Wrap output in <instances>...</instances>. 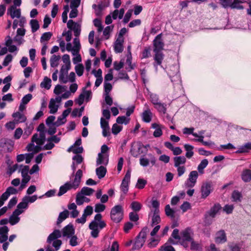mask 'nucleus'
<instances>
[{"label":"nucleus","mask_w":251,"mask_h":251,"mask_svg":"<svg viewBox=\"0 0 251 251\" xmlns=\"http://www.w3.org/2000/svg\"><path fill=\"white\" fill-rule=\"evenodd\" d=\"M82 175V170L80 169L78 170L75 174V177L73 180L66 182L64 185L60 187L57 196L59 197L61 196L68 190L71 189L76 190L78 188Z\"/></svg>","instance_id":"f257e3e1"},{"label":"nucleus","mask_w":251,"mask_h":251,"mask_svg":"<svg viewBox=\"0 0 251 251\" xmlns=\"http://www.w3.org/2000/svg\"><path fill=\"white\" fill-rule=\"evenodd\" d=\"M61 237V231L59 229H55L48 236L47 242L49 244L46 248V251H57L62 243L58 238Z\"/></svg>","instance_id":"f03ea898"},{"label":"nucleus","mask_w":251,"mask_h":251,"mask_svg":"<svg viewBox=\"0 0 251 251\" xmlns=\"http://www.w3.org/2000/svg\"><path fill=\"white\" fill-rule=\"evenodd\" d=\"M106 226V224L102 220V215L100 213L97 214L95 216L94 219L89 225V227L91 230V236L95 238H97L99 236L100 230L105 227Z\"/></svg>","instance_id":"7ed1b4c3"},{"label":"nucleus","mask_w":251,"mask_h":251,"mask_svg":"<svg viewBox=\"0 0 251 251\" xmlns=\"http://www.w3.org/2000/svg\"><path fill=\"white\" fill-rule=\"evenodd\" d=\"M151 205L153 208L151 210L149 216L152 215L151 218V226H153L155 225L159 224L161 222V218L159 216V202L156 200H152L151 201Z\"/></svg>","instance_id":"20e7f679"},{"label":"nucleus","mask_w":251,"mask_h":251,"mask_svg":"<svg viewBox=\"0 0 251 251\" xmlns=\"http://www.w3.org/2000/svg\"><path fill=\"white\" fill-rule=\"evenodd\" d=\"M149 231L147 227H144L139 232L135 239V242L132 247L133 250H138L141 249L144 245L146 238L147 233Z\"/></svg>","instance_id":"39448f33"},{"label":"nucleus","mask_w":251,"mask_h":251,"mask_svg":"<svg viewBox=\"0 0 251 251\" xmlns=\"http://www.w3.org/2000/svg\"><path fill=\"white\" fill-rule=\"evenodd\" d=\"M110 217L111 220L116 223L121 222L123 217V209L120 205L114 206L111 210Z\"/></svg>","instance_id":"423d86ee"},{"label":"nucleus","mask_w":251,"mask_h":251,"mask_svg":"<svg viewBox=\"0 0 251 251\" xmlns=\"http://www.w3.org/2000/svg\"><path fill=\"white\" fill-rule=\"evenodd\" d=\"M14 142L11 139L2 138L0 140V152H10L13 150Z\"/></svg>","instance_id":"0eeeda50"},{"label":"nucleus","mask_w":251,"mask_h":251,"mask_svg":"<svg viewBox=\"0 0 251 251\" xmlns=\"http://www.w3.org/2000/svg\"><path fill=\"white\" fill-rule=\"evenodd\" d=\"M213 191V183L211 181H207L202 183L201 189V198L205 199Z\"/></svg>","instance_id":"6e6552de"},{"label":"nucleus","mask_w":251,"mask_h":251,"mask_svg":"<svg viewBox=\"0 0 251 251\" xmlns=\"http://www.w3.org/2000/svg\"><path fill=\"white\" fill-rule=\"evenodd\" d=\"M198 176V173L197 171H191L189 175L188 179L185 182L186 187L192 188L194 187L196 184Z\"/></svg>","instance_id":"1a4fd4ad"},{"label":"nucleus","mask_w":251,"mask_h":251,"mask_svg":"<svg viewBox=\"0 0 251 251\" xmlns=\"http://www.w3.org/2000/svg\"><path fill=\"white\" fill-rule=\"evenodd\" d=\"M130 176L131 171L129 170H128L121 184L120 189L124 195L126 194L128 191L129 183L130 182Z\"/></svg>","instance_id":"9d476101"},{"label":"nucleus","mask_w":251,"mask_h":251,"mask_svg":"<svg viewBox=\"0 0 251 251\" xmlns=\"http://www.w3.org/2000/svg\"><path fill=\"white\" fill-rule=\"evenodd\" d=\"M153 113L151 111L149 105L147 103L144 104L143 112L141 114L142 121L147 123H150L152 118Z\"/></svg>","instance_id":"9b49d317"},{"label":"nucleus","mask_w":251,"mask_h":251,"mask_svg":"<svg viewBox=\"0 0 251 251\" xmlns=\"http://www.w3.org/2000/svg\"><path fill=\"white\" fill-rule=\"evenodd\" d=\"M162 34L157 35L153 41V51H162L164 46V43L162 39Z\"/></svg>","instance_id":"f8f14e48"},{"label":"nucleus","mask_w":251,"mask_h":251,"mask_svg":"<svg viewBox=\"0 0 251 251\" xmlns=\"http://www.w3.org/2000/svg\"><path fill=\"white\" fill-rule=\"evenodd\" d=\"M193 234V231L192 229L190 227L186 228L185 229L182 230L180 233L182 240L183 241L188 242L192 240V236Z\"/></svg>","instance_id":"ddd939ff"},{"label":"nucleus","mask_w":251,"mask_h":251,"mask_svg":"<svg viewBox=\"0 0 251 251\" xmlns=\"http://www.w3.org/2000/svg\"><path fill=\"white\" fill-rule=\"evenodd\" d=\"M150 157V160L144 156H142L140 158V164L143 167H147L149 165L150 161L152 165H155L156 162L155 157L151 154H148Z\"/></svg>","instance_id":"4468645a"},{"label":"nucleus","mask_w":251,"mask_h":251,"mask_svg":"<svg viewBox=\"0 0 251 251\" xmlns=\"http://www.w3.org/2000/svg\"><path fill=\"white\" fill-rule=\"evenodd\" d=\"M63 237H67V238H70L75 233V229L73 225L71 224L65 226L62 230L61 234Z\"/></svg>","instance_id":"2eb2a0df"},{"label":"nucleus","mask_w":251,"mask_h":251,"mask_svg":"<svg viewBox=\"0 0 251 251\" xmlns=\"http://www.w3.org/2000/svg\"><path fill=\"white\" fill-rule=\"evenodd\" d=\"M7 14L10 15L12 19L20 18L21 15V9H17L14 5H11L7 9Z\"/></svg>","instance_id":"dca6fc26"},{"label":"nucleus","mask_w":251,"mask_h":251,"mask_svg":"<svg viewBox=\"0 0 251 251\" xmlns=\"http://www.w3.org/2000/svg\"><path fill=\"white\" fill-rule=\"evenodd\" d=\"M153 52L154 53L153 56L154 62L153 63V65L156 68H157V66L161 65L162 61L164 59V55L162 51H155Z\"/></svg>","instance_id":"f3484780"},{"label":"nucleus","mask_w":251,"mask_h":251,"mask_svg":"<svg viewBox=\"0 0 251 251\" xmlns=\"http://www.w3.org/2000/svg\"><path fill=\"white\" fill-rule=\"evenodd\" d=\"M226 240V235L224 230H220L216 232L215 238V241L216 243H225Z\"/></svg>","instance_id":"a211bd4d"},{"label":"nucleus","mask_w":251,"mask_h":251,"mask_svg":"<svg viewBox=\"0 0 251 251\" xmlns=\"http://www.w3.org/2000/svg\"><path fill=\"white\" fill-rule=\"evenodd\" d=\"M45 141V132H40L39 135L34 134L32 137V142H35L38 145H42Z\"/></svg>","instance_id":"6ab92c4d"},{"label":"nucleus","mask_w":251,"mask_h":251,"mask_svg":"<svg viewBox=\"0 0 251 251\" xmlns=\"http://www.w3.org/2000/svg\"><path fill=\"white\" fill-rule=\"evenodd\" d=\"M12 117L14 118L16 124L24 123L26 120V117L22 113L16 112L12 114Z\"/></svg>","instance_id":"aec40b11"},{"label":"nucleus","mask_w":251,"mask_h":251,"mask_svg":"<svg viewBox=\"0 0 251 251\" xmlns=\"http://www.w3.org/2000/svg\"><path fill=\"white\" fill-rule=\"evenodd\" d=\"M108 163V155L101 154V153L98 154V157L97 159V165L100 164L106 165Z\"/></svg>","instance_id":"412c9836"},{"label":"nucleus","mask_w":251,"mask_h":251,"mask_svg":"<svg viewBox=\"0 0 251 251\" xmlns=\"http://www.w3.org/2000/svg\"><path fill=\"white\" fill-rule=\"evenodd\" d=\"M69 215V212L67 210H65L63 211L60 212L59 214L57 222L56 225L58 226H59L60 224L66 219Z\"/></svg>","instance_id":"4be33fe9"},{"label":"nucleus","mask_w":251,"mask_h":251,"mask_svg":"<svg viewBox=\"0 0 251 251\" xmlns=\"http://www.w3.org/2000/svg\"><path fill=\"white\" fill-rule=\"evenodd\" d=\"M83 194H81L80 193H78L76 195V203L78 205H82L84 202H89L90 201V200L84 196Z\"/></svg>","instance_id":"5701e85b"},{"label":"nucleus","mask_w":251,"mask_h":251,"mask_svg":"<svg viewBox=\"0 0 251 251\" xmlns=\"http://www.w3.org/2000/svg\"><path fill=\"white\" fill-rule=\"evenodd\" d=\"M151 127L155 129L153 133V135L155 137H159L162 135L161 125L157 123H153L151 124Z\"/></svg>","instance_id":"b1692460"},{"label":"nucleus","mask_w":251,"mask_h":251,"mask_svg":"<svg viewBox=\"0 0 251 251\" xmlns=\"http://www.w3.org/2000/svg\"><path fill=\"white\" fill-rule=\"evenodd\" d=\"M167 104L165 103L159 102L154 105V108L160 113L165 114L167 111Z\"/></svg>","instance_id":"393cba45"},{"label":"nucleus","mask_w":251,"mask_h":251,"mask_svg":"<svg viewBox=\"0 0 251 251\" xmlns=\"http://www.w3.org/2000/svg\"><path fill=\"white\" fill-rule=\"evenodd\" d=\"M250 150H251V142H248L240 146L236 152L237 153L248 152Z\"/></svg>","instance_id":"a878e982"},{"label":"nucleus","mask_w":251,"mask_h":251,"mask_svg":"<svg viewBox=\"0 0 251 251\" xmlns=\"http://www.w3.org/2000/svg\"><path fill=\"white\" fill-rule=\"evenodd\" d=\"M222 207L219 203L215 204L211 208L208 213L210 216L212 218L215 217L218 212L221 209Z\"/></svg>","instance_id":"bb28decb"},{"label":"nucleus","mask_w":251,"mask_h":251,"mask_svg":"<svg viewBox=\"0 0 251 251\" xmlns=\"http://www.w3.org/2000/svg\"><path fill=\"white\" fill-rule=\"evenodd\" d=\"M107 170L105 167L100 166L96 170V175L99 179L104 177L106 174Z\"/></svg>","instance_id":"cd10ccee"},{"label":"nucleus","mask_w":251,"mask_h":251,"mask_svg":"<svg viewBox=\"0 0 251 251\" xmlns=\"http://www.w3.org/2000/svg\"><path fill=\"white\" fill-rule=\"evenodd\" d=\"M174 160L175 167L180 166V165L184 164L186 162V159L184 156L175 157Z\"/></svg>","instance_id":"c85d7f7f"},{"label":"nucleus","mask_w":251,"mask_h":251,"mask_svg":"<svg viewBox=\"0 0 251 251\" xmlns=\"http://www.w3.org/2000/svg\"><path fill=\"white\" fill-rule=\"evenodd\" d=\"M184 148L186 151L185 154L186 157L189 159L191 158L194 155V151H193L194 147L189 144H185Z\"/></svg>","instance_id":"c756f323"},{"label":"nucleus","mask_w":251,"mask_h":251,"mask_svg":"<svg viewBox=\"0 0 251 251\" xmlns=\"http://www.w3.org/2000/svg\"><path fill=\"white\" fill-rule=\"evenodd\" d=\"M242 194L237 190H234L232 193V201L234 202H240L242 201Z\"/></svg>","instance_id":"7c9ffc66"},{"label":"nucleus","mask_w":251,"mask_h":251,"mask_svg":"<svg viewBox=\"0 0 251 251\" xmlns=\"http://www.w3.org/2000/svg\"><path fill=\"white\" fill-rule=\"evenodd\" d=\"M208 164V161L207 159H204L201 160L198 166V171L200 174L204 173V169L205 168Z\"/></svg>","instance_id":"2f4dec72"},{"label":"nucleus","mask_w":251,"mask_h":251,"mask_svg":"<svg viewBox=\"0 0 251 251\" xmlns=\"http://www.w3.org/2000/svg\"><path fill=\"white\" fill-rule=\"evenodd\" d=\"M242 179L245 182H249L251 180V170L246 169L243 171L242 174Z\"/></svg>","instance_id":"473e14b6"},{"label":"nucleus","mask_w":251,"mask_h":251,"mask_svg":"<svg viewBox=\"0 0 251 251\" xmlns=\"http://www.w3.org/2000/svg\"><path fill=\"white\" fill-rule=\"evenodd\" d=\"M73 43L74 44V47L73 49V54L75 55V53H78L80 49V44L79 42V39L77 38H75L74 39Z\"/></svg>","instance_id":"72a5a7b5"},{"label":"nucleus","mask_w":251,"mask_h":251,"mask_svg":"<svg viewBox=\"0 0 251 251\" xmlns=\"http://www.w3.org/2000/svg\"><path fill=\"white\" fill-rule=\"evenodd\" d=\"M49 107L50 109V113L54 114L57 111L58 106L55 104V101L54 99H51L50 100L49 103Z\"/></svg>","instance_id":"f704fd0d"},{"label":"nucleus","mask_w":251,"mask_h":251,"mask_svg":"<svg viewBox=\"0 0 251 251\" xmlns=\"http://www.w3.org/2000/svg\"><path fill=\"white\" fill-rule=\"evenodd\" d=\"M60 59L59 55H52L50 59V64L51 67H56L58 65V61Z\"/></svg>","instance_id":"c9c22d12"},{"label":"nucleus","mask_w":251,"mask_h":251,"mask_svg":"<svg viewBox=\"0 0 251 251\" xmlns=\"http://www.w3.org/2000/svg\"><path fill=\"white\" fill-rule=\"evenodd\" d=\"M130 208L134 212H139L142 208V205L138 201H133L130 205Z\"/></svg>","instance_id":"e433bc0d"},{"label":"nucleus","mask_w":251,"mask_h":251,"mask_svg":"<svg viewBox=\"0 0 251 251\" xmlns=\"http://www.w3.org/2000/svg\"><path fill=\"white\" fill-rule=\"evenodd\" d=\"M51 79L47 77H45L43 81L41 83L40 86L42 88L47 89H50L51 87Z\"/></svg>","instance_id":"4c0bfd02"},{"label":"nucleus","mask_w":251,"mask_h":251,"mask_svg":"<svg viewBox=\"0 0 251 251\" xmlns=\"http://www.w3.org/2000/svg\"><path fill=\"white\" fill-rule=\"evenodd\" d=\"M20 169L19 171H21L22 176L23 177L30 176L28 175V173H29V168L28 166H20Z\"/></svg>","instance_id":"58836bf2"},{"label":"nucleus","mask_w":251,"mask_h":251,"mask_svg":"<svg viewBox=\"0 0 251 251\" xmlns=\"http://www.w3.org/2000/svg\"><path fill=\"white\" fill-rule=\"evenodd\" d=\"M31 31L33 33L36 32L39 28V24L37 20L32 19L30 21Z\"/></svg>","instance_id":"ea45409f"},{"label":"nucleus","mask_w":251,"mask_h":251,"mask_svg":"<svg viewBox=\"0 0 251 251\" xmlns=\"http://www.w3.org/2000/svg\"><path fill=\"white\" fill-rule=\"evenodd\" d=\"M94 190L88 187H83L80 192L81 194L86 196H91L94 192Z\"/></svg>","instance_id":"a19ab883"},{"label":"nucleus","mask_w":251,"mask_h":251,"mask_svg":"<svg viewBox=\"0 0 251 251\" xmlns=\"http://www.w3.org/2000/svg\"><path fill=\"white\" fill-rule=\"evenodd\" d=\"M165 214L167 216H170L172 218L175 217V211L170 207L169 204H167L165 207Z\"/></svg>","instance_id":"79ce46f5"},{"label":"nucleus","mask_w":251,"mask_h":251,"mask_svg":"<svg viewBox=\"0 0 251 251\" xmlns=\"http://www.w3.org/2000/svg\"><path fill=\"white\" fill-rule=\"evenodd\" d=\"M194 127H185L183 129V133L184 134H192L194 137H198V134L197 133L194 132Z\"/></svg>","instance_id":"37998d69"},{"label":"nucleus","mask_w":251,"mask_h":251,"mask_svg":"<svg viewBox=\"0 0 251 251\" xmlns=\"http://www.w3.org/2000/svg\"><path fill=\"white\" fill-rule=\"evenodd\" d=\"M92 7L95 11V14L97 16H100L101 15L102 10L103 9L102 6L101 4H99L97 5L95 4H94L92 5Z\"/></svg>","instance_id":"c03bdc74"},{"label":"nucleus","mask_w":251,"mask_h":251,"mask_svg":"<svg viewBox=\"0 0 251 251\" xmlns=\"http://www.w3.org/2000/svg\"><path fill=\"white\" fill-rule=\"evenodd\" d=\"M52 34L50 32H47L44 33L40 38V41L41 43H43L44 41H49L50 38L51 37Z\"/></svg>","instance_id":"a18cd8bd"},{"label":"nucleus","mask_w":251,"mask_h":251,"mask_svg":"<svg viewBox=\"0 0 251 251\" xmlns=\"http://www.w3.org/2000/svg\"><path fill=\"white\" fill-rule=\"evenodd\" d=\"M150 98L151 102L153 104V105L160 102L159 96L156 94L150 93Z\"/></svg>","instance_id":"49530a36"},{"label":"nucleus","mask_w":251,"mask_h":251,"mask_svg":"<svg viewBox=\"0 0 251 251\" xmlns=\"http://www.w3.org/2000/svg\"><path fill=\"white\" fill-rule=\"evenodd\" d=\"M75 71L77 75H82L84 71V67L82 64H78L75 66Z\"/></svg>","instance_id":"de8ad7c7"},{"label":"nucleus","mask_w":251,"mask_h":251,"mask_svg":"<svg viewBox=\"0 0 251 251\" xmlns=\"http://www.w3.org/2000/svg\"><path fill=\"white\" fill-rule=\"evenodd\" d=\"M147 183V182L146 180L142 178H138L136 187L139 189H142L145 187Z\"/></svg>","instance_id":"09e8293b"},{"label":"nucleus","mask_w":251,"mask_h":251,"mask_svg":"<svg viewBox=\"0 0 251 251\" xmlns=\"http://www.w3.org/2000/svg\"><path fill=\"white\" fill-rule=\"evenodd\" d=\"M105 206L102 203H96L95 206V211L97 213H100L103 211L105 209Z\"/></svg>","instance_id":"8fccbe9b"},{"label":"nucleus","mask_w":251,"mask_h":251,"mask_svg":"<svg viewBox=\"0 0 251 251\" xmlns=\"http://www.w3.org/2000/svg\"><path fill=\"white\" fill-rule=\"evenodd\" d=\"M28 203L24 197L22 199V201L19 203L17 207L22 210V209H27L28 208Z\"/></svg>","instance_id":"3c124183"},{"label":"nucleus","mask_w":251,"mask_h":251,"mask_svg":"<svg viewBox=\"0 0 251 251\" xmlns=\"http://www.w3.org/2000/svg\"><path fill=\"white\" fill-rule=\"evenodd\" d=\"M30 176L23 177L22 183L19 188V191H22L26 186V183L30 180Z\"/></svg>","instance_id":"603ef678"},{"label":"nucleus","mask_w":251,"mask_h":251,"mask_svg":"<svg viewBox=\"0 0 251 251\" xmlns=\"http://www.w3.org/2000/svg\"><path fill=\"white\" fill-rule=\"evenodd\" d=\"M146 148V146H145L143 145L139 144L138 147V153L135 152L132 149H131V151H130L131 154L134 157H137L138 156V154L143 153L144 152L143 151H142V149L143 148L145 149Z\"/></svg>","instance_id":"864d4df0"},{"label":"nucleus","mask_w":251,"mask_h":251,"mask_svg":"<svg viewBox=\"0 0 251 251\" xmlns=\"http://www.w3.org/2000/svg\"><path fill=\"white\" fill-rule=\"evenodd\" d=\"M129 119H127L125 116H119L116 119V122L119 124H127L129 123Z\"/></svg>","instance_id":"5fc2aeb1"},{"label":"nucleus","mask_w":251,"mask_h":251,"mask_svg":"<svg viewBox=\"0 0 251 251\" xmlns=\"http://www.w3.org/2000/svg\"><path fill=\"white\" fill-rule=\"evenodd\" d=\"M62 117L63 116L61 115L59 116L57 121L54 122L53 125L56 126H60L64 124L66 122V119L65 118H63Z\"/></svg>","instance_id":"6e6d98bb"},{"label":"nucleus","mask_w":251,"mask_h":251,"mask_svg":"<svg viewBox=\"0 0 251 251\" xmlns=\"http://www.w3.org/2000/svg\"><path fill=\"white\" fill-rule=\"evenodd\" d=\"M241 2L238 0H233L231 5V8L243 9L244 7L241 4Z\"/></svg>","instance_id":"4d7b16f0"},{"label":"nucleus","mask_w":251,"mask_h":251,"mask_svg":"<svg viewBox=\"0 0 251 251\" xmlns=\"http://www.w3.org/2000/svg\"><path fill=\"white\" fill-rule=\"evenodd\" d=\"M20 218L19 217H17L13 214L9 217V222L11 225H14L19 223Z\"/></svg>","instance_id":"13d9d810"},{"label":"nucleus","mask_w":251,"mask_h":251,"mask_svg":"<svg viewBox=\"0 0 251 251\" xmlns=\"http://www.w3.org/2000/svg\"><path fill=\"white\" fill-rule=\"evenodd\" d=\"M112 89V85L109 83L104 82V95H108Z\"/></svg>","instance_id":"bf43d9fd"},{"label":"nucleus","mask_w":251,"mask_h":251,"mask_svg":"<svg viewBox=\"0 0 251 251\" xmlns=\"http://www.w3.org/2000/svg\"><path fill=\"white\" fill-rule=\"evenodd\" d=\"M122 129V127L118 126L117 124H114L112 127V132L116 135L119 133Z\"/></svg>","instance_id":"052dcab7"},{"label":"nucleus","mask_w":251,"mask_h":251,"mask_svg":"<svg viewBox=\"0 0 251 251\" xmlns=\"http://www.w3.org/2000/svg\"><path fill=\"white\" fill-rule=\"evenodd\" d=\"M9 197L6 191L0 197V207L3 205L4 201L7 200Z\"/></svg>","instance_id":"680f3d73"},{"label":"nucleus","mask_w":251,"mask_h":251,"mask_svg":"<svg viewBox=\"0 0 251 251\" xmlns=\"http://www.w3.org/2000/svg\"><path fill=\"white\" fill-rule=\"evenodd\" d=\"M72 159L76 164H81L83 161V158L80 154H76L74 156Z\"/></svg>","instance_id":"e2e57ef3"},{"label":"nucleus","mask_w":251,"mask_h":251,"mask_svg":"<svg viewBox=\"0 0 251 251\" xmlns=\"http://www.w3.org/2000/svg\"><path fill=\"white\" fill-rule=\"evenodd\" d=\"M180 209L182 210L183 212H185L188 210L191 209L190 203L188 201L184 202L180 206Z\"/></svg>","instance_id":"0e129e2a"},{"label":"nucleus","mask_w":251,"mask_h":251,"mask_svg":"<svg viewBox=\"0 0 251 251\" xmlns=\"http://www.w3.org/2000/svg\"><path fill=\"white\" fill-rule=\"evenodd\" d=\"M32 96L31 94H28L23 97L21 100V102L24 104H27L29 101L32 99Z\"/></svg>","instance_id":"69168bd1"},{"label":"nucleus","mask_w":251,"mask_h":251,"mask_svg":"<svg viewBox=\"0 0 251 251\" xmlns=\"http://www.w3.org/2000/svg\"><path fill=\"white\" fill-rule=\"evenodd\" d=\"M129 220L132 222H137L139 220V216L136 212H131L129 214Z\"/></svg>","instance_id":"338daca9"},{"label":"nucleus","mask_w":251,"mask_h":251,"mask_svg":"<svg viewBox=\"0 0 251 251\" xmlns=\"http://www.w3.org/2000/svg\"><path fill=\"white\" fill-rule=\"evenodd\" d=\"M228 247L231 251H240V247L237 244H228Z\"/></svg>","instance_id":"774afa93"}]
</instances>
